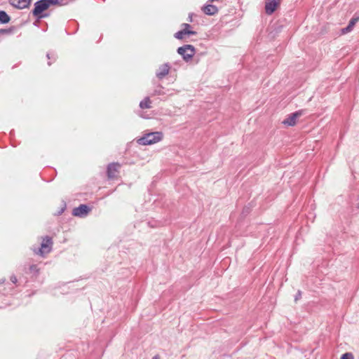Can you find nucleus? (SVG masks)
Listing matches in <instances>:
<instances>
[{
	"instance_id": "423d86ee",
	"label": "nucleus",
	"mask_w": 359,
	"mask_h": 359,
	"mask_svg": "<svg viewBox=\"0 0 359 359\" xmlns=\"http://www.w3.org/2000/svg\"><path fill=\"white\" fill-rule=\"evenodd\" d=\"M304 114L303 110L297 111L290 114L287 118L283 121V124L287 126H294L297 124V119Z\"/></svg>"
},
{
	"instance_id": "412c9836",
	"label": "nucleus",
	"mask_w": 359,
	"mask_h": 359,
	"mask_svg": "<svg viewBox=\"0 0 359 359\" xmlns=\"http://www.w3.org/2000/svg\"><path fill=\"white\" fill-rule=\"evenodd\" d=\"M153 359H158L156 357L154 358Z\"/></svg>"
},
{
	"instance_id": "f03ea898",
	"label": "nucleus",
	"mask_w": 359,
	"mask_h": 359,
	"mask_svg": "<svg viewBox=\"0 0 359 359\" xmlns=\"http://www.w3.org/2000/svg\"><path fill=\"white\" fill-rule=\"evenodd\" d=\"M52 238L49 236H45L41 238V246L39 248H34V252L41 257H44L46 255L50 252L53 247Z\"/></svg>"
},
{
	"instance_id": "7ed1b4c3",
	"label": "nucleus",
	"mask_w": 359,
	"mask_h": 359,
	"mask_svg": "<svg viewBox=\"0 0 359 359\" xmlns=\"http://www.w3.org/2000/svg\"><path fill=\"white\" fill-rule=\"evenodd\" d=\"M163 135L161 132L149 133L137 140L140 145H149L157 143L163 139Z\"/></svg>"
},
{
	"instance_id": "a211bd4d",
	"label": "nucleus",
	"mask_w": 359,
	"mask_h": 359,
	"mask_svg": "<svg viewBox=\"0 0 359 359\" xmlns=\"http://www.w3.org/2000/svg\"><path fill=\"white\" fill-rule=\"evenodd\" d=\"M1 32L6 33V32H8V31L6 29H2V30H1Z\"/></svg>"
},
{
	"instance_id": "f8f14e48",
	"label": "nucleus",
	"mask_w": 359,
	"mask_h": 359,
	"mask_svg": "<svg viewBox=\"0 0 359 359\" xmlns=\"http://www.w3.org/2000/svg\"><path fill=\"white\" fill-rule=\"evenodd\" d=\"M203 12L207 15H214L217 13L218 9L214 5H208L203 8Z\"/></svg>"
},
{
	"instance_id": "0eeeda50",
	"label": "nucleus",
	"mask_w": 359,
	"mask_h": 359,
	"mask_svg": "<svg viewBox=\"0 0 359 359\" xmlns=\"http://www.w3.org/2000/svg\"><path fill=\"white\" fill-rule=\"evenodd\" d=\"M183 29L175 34V37L177 39H184L185 35H196V32L191 30V25L187 23L182 24Z\"/></svg>"
},
{
	"instance_id": "dca6fc26",
	"label": "nucleus",
	"mask_w": 359,
	"mask_h": 359,
	"mask_svg": "<svg viewBox=\"0 0 359 359\" xmlns=\"http://www.w3.org/2000/svg\"><path fill=\"white\" fill-rule=\"evenodd\" d=\"M341 359H353V355L351 353H346L342 355Z\"/></svg>"
},
{
	"instance_id": "20e7f679",
	"label": "nucleus",
	"mask_w": 359,
	"mask_h": 359,
	"mask_svg": "<svg viewBox=\"0 0 359 359\" xmlns=\"http://www.w3.org/2000/svg\"><path fill=\"white\" fill-rule=\"evenodd\" d=\"M177 53L182 55L185 60H189L194 55L195 48L191 45H185L182 47H180L177 49Z\"/></svg>"
},
{
	"instance_id": "9d476101",
	"label": "nucleus",
	"mask_w": 359,
	"mask_h": 359,
	"mask_svg": "<svg viewBox=\"0 0 359 359\" xmlns=\"http://www.w3.org/2000/svg\"><path fill=\"white\" fill-rule=\"evenodd\" d=\"M169 71L170 67L167 64L161 65L156 72V76L158 79H162L168 74Z\"/></svg>"
},
{
	"instance_id": "1a4fd4ad",
	"label": "nucleus",
	"mask_w": 359,
	"mask_h": 359,
	"mask_svg": "<svg viewBox=\"0 0 359 359\" xmlns=\"http://www.w3.org/2000/svg\"><path fill=\"white\" fill-rule=\"evenodd\" d=\"M89 211L90 208L86 205H81L73 210V215L74 216L83 217L86 216Z\"/></svg>"
},
{
	"instance_id": "4468645a",
	"label": "nucleus",
	"mask_w": 359,
	"mask_h": 359,
	"mask_svg": "<svg viewBox=\"0 0 359 359\" xmlns=\"http://www.w3.org/2000/svg\"><path fill=\"white\" fill-rule=\"evenodd\" d=\"M141 109H150L151 107V101L149 97H146L140 103Z\"/></svg>"
},
{
	"instance_id": "ddd939ff",
	"label": "nucleus",
	"mask_w": 359,
	"mask_h": 359,
	"mask_svg": "<svg viewBox=\"0 0 359 359\" xmlns=\"http://www.w3.org/2000/svg\"><path fill=\"white\" fill-rule=\"evenodd\" d=\"M358 20H359L358 18H352L349 21L348 26L346 28L343 29V30H342L343 33H347V32L351 31L353 27L355 26V23L358 21Z\"/></svg>"
},
{
	"instance_id": "6ab92c4d",
	"label": "nucleus",
	"mask_w": 359,
	"mask_h": 359,
	"mask_svg": "<svg viewBox=\"0 0 359 359\" xmlns=\"http://www.w3.org/2000/svg\"><path fill=\"white\" fill-rule=\"evenodd\" d=\"M31 269H35V266H31Z\"/></svg>"
},
{
	"instance_id": "aec40b11",
	"label": "nucleus",
	"mask_w": 359,
	"mask_h": 359,
	"mask_svg": "<svg viewBox=\"0 0 359 359\" xmlns=\"http://www.w3.org/2000/svg\"><path fill=\"white\" fill-rule=\"evenodd\" d=\"M31 269H35V266H31Z\"/></svg>"
},
{
	"instance_id": "39448f33",
	"label": "nucleus",
	"mask_w": 359,
	"mask_h": 359,
	"mask_svg": "<svg viewBox=\"0 0 359 359\" xmlns=\"http://www.w3.org/2000/svg\"><path fill=\"white\" fill-rule=\"evenodd\" d=\"M121 167L118 163H109L107 169V177L110 180L118 178Z\"/></svg>"
},
{
	"instance_id": "6e6552de",
	"label": "nucleus",
	"mask_w": 359,
	"mask_h": 359,
	"mask_svg": "<svg viewBox=\"0 0 359 359\" xmlns=\"http://www.w3.org/2000/svg\"><path fill=\"white\" fill-rule=\"evenodd\" d=\"M280 0H266L265 11L268 15H271L279 6Z\"/></svg>"
},
{
	"instance_id": "f257e3e1",
	"label": "nucleus",
	"mask_w": 359,
	"mask_h": 359,
	"mask_svg": "<svg viewBox=\"0 0 359 359\" xmlns=\"http://www.w3.org/2000/svg\"><path fill=\"white\" fill-rule=\"evenodd\" d=\"M62 1L63 0H40L34 4L32 14L38 19L46 18L48 15L43 13L52 5L61 4Z\"/></svg>"
},
{
	"instance_id": "2eb2a0df",
	"label": "nucleus",
	"mask_w": 359,
	"mask_h": 359,
	"mask_svg": "<svg viewBox=\"0 0 359 359\" xmlns=\"http://www.w3.org/2000/svg\"><path fill=\"white\" fill-rule=\"evenodd\" d=\"M10 17L5 11H0V22L4 24L8 23L10 21Z\"/></svg>"
},
{
	"instance_id": "f3484780",
	"label": "nucleus",
	"mask_w": 359,
	"mask_h": 359,
	"mask_svg": "<svg viewBox=\"0 0 359 359\" xmlns=\"http://www.w3.org/2000/svg\"><path fill=\"white\" fill-rule=\"evenodd\" d=\"M11 280L13 283H15L17 282V278L15 276H11Z\"/></svg>"
},
{
	"instance_id": "9b49d317",
	"label": "nucleus",
	"mask_w": 359,
	"mask_h": 359,
	"mask_svg": "<svg viewBox=\"0 0 359 359\" xmlns=\"http://www.w3.org/2000/svg\"><path fill=\"white\" fill-rule=\"evenodd\" d=\"M31 3V0H11V4L20 9L27 8Z\"/></svg>"
}]
</instances>
